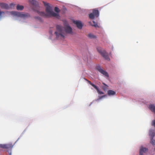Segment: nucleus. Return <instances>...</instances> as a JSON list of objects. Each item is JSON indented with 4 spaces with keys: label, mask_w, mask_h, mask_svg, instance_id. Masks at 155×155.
I'll return each instance as SVG.
<instances>
[{
    "label": "nucleus",
    "mask_w": 155,
    "mask_h": 155,
    "mask_svg": "<svg viewBox=\"0 0 155 155\" xmlns=\"http://www.w3.org/2000/svg\"><path fill=\"white\" fill-rule=\"evenodd\" d=\"M97 91V92L99 94H104V92H103L101 91H100L99 89L96 86V88H95Z\"/></svg>",
    "instance_id": "obj_22"
},
{
    "label": "nucleus",
    "mask_w": 155,
    "mask_h": 155,
    "mask_svg": "<svg viewBox=\"0 0 155 155\" xmlns=\"http://www.w3.org/2000/svg\"><path fill=\"white\" fill-rule=\"evenodd\" d=\"M73 22L75 24L77 27L79 29H81L83 25L81 22L80 21H74Z\"/></svg>",
    "instance_id": "obj_9"
},
{
    "label": "nucleus",
    "mask_w": 155,
    "mask_h": 155,
    "mask_svg": "<svg viewBox=\"0 0 155 155\" xmlns=\"http://www.w3.org/2000/svg\"><path fill=\"white\" fill-rule=\"evenodd\" d=\"M103 84L105 85L103 87V89L104 91H106L108 89V86H107L106 84L105 83H103Z\"/></svg>",
    "instance_id": "obj_23"
},
{
    "label": "nucleus",
    "mask_w": 155,
    "mask_h": 155,
    "mask_svg": "<svg viewBox=\"0 0 155 155\" xmlns=\"http://www.w3.org/2000/svg\"><path fill=\"white\" fill-rule=\"evenodd\" d=\"M33 9L34 10H36V9H35L34 8H33Z\"/></svg>",
    "instance_id": "obj_32"
},
{
    "label": "nucleus",
    "mask_w": 155,
    "mask_h": 155,
    "mask_svg": "<svg viewBox=\"0 0 155 155\" xmlns=\"http://www.w3.org/2000/svg\"><path fill=\"white\" fill-rule=\"evenodd\" d=\"M97 70L98 71L100 72L101 74H103V75L105 76L108 77L109 75L108 73L103 70L101 67L98 66H97L96 68Z\"/></svg>",
    "instance_id": "obj_7"
},
{
    "label": "nucleus",
    "mask_w": 155,
    "mask_h": 155,
    "mask_svg": "<svg viewBox=\"0 0 155 155\" xmlns=\"http://www.w3.org/2000/svg\"><path fill=\"white\" fill-rule=\"evenodd\" d=\"M149 135L150 138L153 137L155 136V130L150 129L149 131Z\"/></svg>",
    "instance_id": "obj_12"
},
{
    "label": "nucleus",
    "mask_w": 155,
    "mask_h": 155,
    "mask_svg": "<svg viewBox=\"0 0 155 155\" xmlns=\"http://www.w3.org/2000/svg\"><path fill=\"white\" fill-rule=\"evenodd\" d=\"M97 70L98 71L100 72L101 74H103V75L105 76L108 77L109 75L108 73L103 70L101 67L98 66H97L96 68Z\"/></svg>",
    "instance_id": "obj_6"
},
{
    "label": "nucleus",
    "mask_w": 155,
    "mask_h": 155,
    "mask_svg": "<svg viewBox=\"0 0 155 155\" xmlns=\"http://www.w3.org/2000/svg\"><path fill=\"white\" fill-rule=\"evenodd\" d=\"M29 2L31 4H32L34 6H35L37 9H38L39 6L38 2L34 0H29Z\"/></svg>",
    "instance_id": "obj_10"
},
{
    "label": "nucleus",
    "mask_w": 155,
    "mask_h": 155,
    "mask_svg": "<svg viewBox=\"0 0 155 155\" xmlns=\"http://www.w3.org/2000/svg\"><path fill=\"white\" fill-rule=\"evenodd\" d=\"M85 80L87 81L94 88H96V86L92 83L90 81L87 80L86 79H85Z\"/></svg>",
    "instance_id": "obj_21"
},
{
    "label": "nucleus",
    "mask_w": 155,
    "mask_h": 155,
    "mask_svg": "<svg viewBox=\"0 0 155 155\" xmlns=\"http://www.w3.org/2000/svg\"><path fill=\"white\" fill-rule=\"evenodd\" d=\"M106 96V95H104L103 96H102L101 97H100V99H101L103 98V97H105Z\"/></svg>",
    "instance_id": "obj_29"
},
{
    "label": "nucleus",
    "mask_w": 155,
    "mask_h": 155,
    "mask_svg": "<svg viewBox=\"0 0 155 155\" xmlns=\"http://www.w3.org/2000/svg\"><path fill=\"white\" fill-rule=\"evenodd\" d=\"M148 150V149L145 147H141L140 149V155H143V153H146Z\"/></svg>",
    "instance_id": "obj_11"
},
{
    "label": "nucleus",
    "mask_w": 155,
    "mask_h": 155,
    "mask_svg": "<svg viewBox=\"0 0 155 155\" xmlns=\"http://www.w3.org/2000/svg\"><path fill=\"white\" fill-rule=\"evenodd\" d=\"M13 145L11 144H0V147L6 149H11Z\"/></svg>",
    "instance_id": "obj_8"
},
{
    "label": "nucleus",
    "mask_w": 155,
    "mask_h": 155,
    "mask_svg": "<svg viewBox=\"0 0 155 155\" xmlns=\"http://www.w3.org/2000/svg\"><path fill=\"white\" fill-rule=\"evenodd\" d=\"M15 5V4H14V3H11L10 5V6L12 7L14 6Z\"/></svg>",
    "instance_id": "obj_30"
},
{
    "label": "nucleus",
    "mask_w": 155,
    "mask_h": 155,
    "mask_svg": "<svg viewBox=\"0 0 155 155\" xmlns=\"http://www.w3.org/2000/svg\"><path fill=\"white\" fill-rule=\"evenodd\" d=\"M99 16V12L98 10L94 9L92 12L89 15V18L92 19H94L95 17H97Z\"/></svg>",
    "instance_id": "obj_4"
},
{
    "label": "nucleus",
    "mask_w": 155,
    "mask_h": 155,
    "mask_svg": "<svg viewBox=\"0 0 155 155\" xmlns=\"http://www.w3.org/2000/svg\"><path fill=\"white\" fill-rule=\"evenodd\" d=\"M63 24L64 26L67 28V29H72L69 25L68 22L66 20H63Z\"/></svg>",
    "instance_id": "obj_15"
},
{
    "label": "nucleus",
    "mask_w": 155,
    "mask_h": 155,
    "mask_svg": "<svg viewBox=\"0 0 155 155\" xmlns=\"http://www.w3.org/2000/svg\"><path fill=\"white\" fill-rule=\"evenodd\" d=\"M62 26L61 25H57L56 26V29H61Z\"/></svg>",
    "instance_id": "obj_25"
},
{
    "label": "nucleus",
    "mask_w": 155,
    "mask_h": 155,
    "mask_svg": "<svg viewBox=\"0 0 155 155\" xmlns=\"http://www.w3.org/2000/svg\"><path fill=\"white\" fill-rule=\"evenodd\" d=\"M93 23H94V24L91 25L92 26L94 27L95 28L98 27L97 24L95 23L94 21H93Z\"/></svg>",
    "instance_id": "obj_24"
},
{
    "label": "nucleus",
    "mask_w": 155,
    "mask_h": 155,
    "mask_svg": "<svg viewBox=\"0 0 155 155\" xmlns=\"http://www.w3.org/2000/svg\"><path fill=\"white\" fill-rule=\"evenodd\" d=\"M152 125L155 127V120L152 121Z\"/></svg>",
    "instance_id": "obj_28"
},
{
    "label": "nucleus",
    "mask_w": 155,
    "mask_h": 155,
    "mask_svg": "<svg viewBox=\"0 0 155 155\" xmlns=\"http://www.w3.org/2000/svg\"><path fill=\"white\" fill-rule=\"evenodd\" d=\"M87 36L90 38L92 39V38H95L96 37V36L93 35L92 34L90 33L89 34L87 35Z\"/></svg>",
    "instance_id": "obj_18"
},
{
    "label": "nucleus",
    "mask_w": 155,
    "mask_h": 155,
    "mask_svg": "<svg viewBox=\"0 0 155 155\" xmlns=\"http://www.w3.org/2000/svg\"><path fill=\"white\" fill-rule=\"evenodd\" d=\"M153 137L150 138L151 140L150 143L153 145L154 146L155 145V140L153 139Z\"/></svg>",
    "instance_id": "obj_20"
},
{
    "label": "nucleus",
    "mask_w": 155,
    "mask_h": 155,
    "mask_svg": "<svg viewBox=\"0 0 155 155\" xmlns=\"http://www.w3.org/2000/svg\"><path fill=\"white\" fill-rule=\"evenodd\" d=\"M40 15L44 16H47V15L44 12H41L40 13Z\"/></svg>",
    "instance_id": "obj_26"
},
{
    "label": "nucleus",
    "mask_w": 155,
    "mask_h": 155,
    "mask_svg": "<svg viewBox=\"0 0 155 155\" xmlns=\"http://www.w3.org/2000/svg\"><path fill=\"white\" fill-rule=\"evenodd\" d=\"M24 8V7L23 5H20L18 4L17 5L16 9L18 10H22Z\"/></svg>",
    "instance_id": "obj_17"
},
{
    "label": "nucleus",
    "mask_w": 155,
    "mask_h": 155,
    "mask_svg": "<svg viewBox=\"0 0 155 155\" xmlns=\"http://www.w3.org/2000/svg\"><path fill=\"white\" fill-rule=\"evenodd\" d=\"M97 51L103 57L106 59L109 60L108 54L106 52L105 50L102 49L101 47H98L97 48Z\"/></svg>",
    "instance_id": "obj_3"
},
{
    "label": "nucleus",
    "mask_w": 155,
    "mask_h": 155,
    "mask_svg": "<svg viewBox=\"0 0 155 155\" xmlns=\"http://www.w3.org/2000/svg\"><path fill=\"white\" fill-rule=\"evenodd\" d=\"M116 94V92L112 90H109L107 91V94L109 96L114 95Z\"/></svg>",
    "instance_id": "obj_16"
},
{
    "label": "nucleus",
    "mask_w": 155,
    "mask_h": 155,
    "mask_svg": "<svg viewBox=\"0 0 155 155\" xmlns=\"http://www.w3.org/2000/svg\"><path fill=\"white\" fill-rule=\"evenodd\" d=\"M72 30H57L55 32V34L57 38L62 39L64 38L66 34H74V33Z\"/></svg>",
    "instance_id": "obj_1"
},
{
    "label": "nucleus",
    "mask_w": 155,
    "mask_h": 155,
    "mask_svg": "<svg viewBox=\"0 0 155 155\" xmlns=\"http://www.w3.org/2000/svg\"><path fill=\"white\" fill-rule=\"evenodd\" d=\"M5 13L4 12L0 10V19L2 17H5Z\"/></svg>",
    "instance_id": "obj_19"
},
{
    "label": "nucleus",
    "mask_w": 155,
    "mask_h": 155,
    "mask_svg": "<svg viewBox=\"0 0 155 155\" xmlns=\"http://www.w3.org/2000/svg\"><path fill=\"white\" fill-rule=\"evenodd\" d=\"M43 3L45 6H46V12L50 16H52L53 17H57L58 16V13H55L52 11V9L49 6V3L45 2H43Z\"/></svg>",
    "instance_id": "obj_2"
},
{
    "label": "nucleus",
    "mask_w": 155,
    "mask_h": 155,
    "mask_svg": "<svg viewBox=\"0 0 155 155\" xmlns=\"http://www.w3.org/2000/svg\"><path fill=\"white\" fill-rule=\"evenodd\" d=\"M149 109L155 114V106L154 104H151L149 107Z\"/></svg>",
    "instance_id": "obj_14"
},
{
    "label": "nucleus",
    "mask_w": 155,
    "mask_h": 155,
    "mask_svg": "<svg viewBox=\"0 0 155 155\" xmlns=\"http://www.w3.org/2000/svg\"><path fill=\"white\" fill-rule=\"evenodd\" d=\"M0 6L2 8L6 9L9 8V6L8 4L3 2H0Z\"/></svg>",
    "instance_id": "obj_13"
},
{
    "label": "nucleus",
    "mask_w": 155,
    "mask_h": 155,
    "mask_svg": "<svg viewBox=\"0 0 155 155\" xmlns=\"http://www.w3.org/2000/svg\"><path fill=\"white\" fill-rule=\"evenodd\" d=\"M54 11L55 12H58L60 11V10L57 7H55L54 8Z\"/></svg>",
    "instance_id": "obj_27"
},
{
    "label": "nucleus",
    "mask_w": 155,
    "mask_h": 155,
    "mask_svg": "<svg viewBox=\"0 0 155 155\" xmlns=\"http://www.w3.org/2000/svg\"><path fill=\"white\" fill-rule=\"evenodd\" d=\"M15 15L23 18H28L30 17V15L28 13H24L23 12H15Z\"/></svg>",
    "instance_id": "obj_5"
},
{
    "label": "nucleus",
    "mask_w": 155,
    "mask_h": 155,
    "mask_svg": "<svg viewBox=\"0 0 155 155\" xmlns=\"http://www.w3.org/2000/svg\"><path fill=\"white\" fill-rule=\"evenodd\" d=\"M35 18H36V19H40L41 18L40 17H35Z\"/></svg>",
    "instance_id": "obj_31"
}]
</instances>
